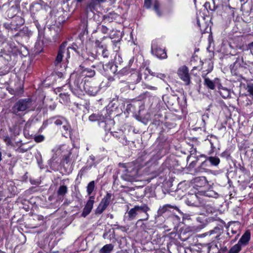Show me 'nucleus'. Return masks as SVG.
<instances>
[{"mask_svg": "<svg viewBox=\"0 0 253 253\" xmlns=\"http://www.w3.org/2000/svg\"><path fill=\"white\" fill-rule=\"evenodd\" d=\"M115 60L116 62H117L118 61L119 63L122 62V58L121 57V55L120 54H116L115 57Z\"/></svg>", "mask_w": 253, "mask_h": 253, "instance_id": "nucleus-53", "label": "nucleus"}, {"mask_svg": "<svg viewBox=\"0 0 253 253\" xmlns=\"http://www.w3.org/2000/svg\"><path fill=\"white\" fill-rule=\"evenodd\" d=\"M151 52L160 59H166L167 57L166 51L161 47L160 42L157 40L152 41L151 44Z\"/></svg>", "mask_w": 253, "mask_h": 253, "instance_id": "nucleus-7", "label": "nucleus"}, {"mask_svg": "<svg viewBox=\"0 0 253 253\" xmlns=\"http://www.w3.org/2000/svg\"><path fill=\"white\" fill-rule=\"evenodd\" d=\"M153 76H156L157 78H160L163 80H164L166 77V75L165 74L159 73H155Z\"/></svg>", "mask_w": 253, "mask_h": 253, "instance_id": "nucleus-51", "label": "nucleus"}, {"mask_svg": "<svg viewBox=\"0 0 253 253\" xmlns=\"http://www.w3.org/2000/svg\"><path fill=\"white\" fill-rule=\"evenodd\" d=\"M98 29L103 34H107L109 30L108 28L104 25H100L98 27Z\"/></svg>", "mask_w": 253, "mask_h": 253, "instance_id": "nucleus-48", "label": "nucleus"}, {"mask_svg": "<svg viewBox=\"0 0 253 253\" xmlns=\"http://www.w3.org/2000/svg\"><path fill=\"white\" fill-rule=\"evenodd\" d=\"M104 70L108 74H115L117 71V66L112 63H108L103 66Z\"/></svg>", "mask_w": 253, "mask_h": 253, "instance_id": "nucleus-22", "label": "nucleus"}, {"mask_svg": "<svg viewBox=\"0 0 253 253\" xmlns=\"http://www.w3.org/2000/svg\"><path fill=\"white\" fill-rule=\"evenodd\" d=\"M44 137L42 135H39L36 136L34 138V140L36 142H38V143L43 141L44 140Z\"/></svg>", "mask_w": 253, "mask_h": 253, "instance_id": "nucleus-49", "label": "nucleus"}, {"mask_svg": "<svg viewBox=\"0 0 253 253\" xmlns=\"http://www.w3.org/2000/svg\"><path fill=\"white\" fill-rule=\"evenodd\" d=\"M114 248V246L112 244H106L100 250L99 253H110Z\"/></svg>", "mask_w": 253, "mask_h": 253, "instance_id": "nucleus-28", "label": "nucleus"}, {"mask_svg": "<svg viewBox=\"0 0 253 253\" xmlns=\"http://www.w3.org/2000/svg\"><path fill=\"white\" fill-rule=\"evenodd\" d=\"M185 204L189 206L199 207L202 205V202L198 196L195 194H188L185 199Z\"/></svg>", "mask_w": 253, "mask_h": 253, "instance_id": "nucleus-11", "label": "nucleus"}, {"mask_svg": "<svg viewBox=\"0 0 253 253\" xmlns=\"http://www.w3.org/2000/svg\"><path fill=\"white\" fill-rule=\"evenodd\" d=\"M196 185L198 187H203L207 184V180L205 177H197L194 179Z\"/></svg>", "mask_w": 253, "mask_h": 253, "instance_id": "nucleus-27", "label": "nucleus"}, {"mask_svg": "<svg viewBox=\"0 0 253 253\" xmlns=\"http://www.w3.org/2000/svg\"><path fill=\"white\" fill-rule=\"evenodd\" d=\"M80 68L81 73L86 77L92 78L95 75V71L94 69L84 67L83 65H80Z\"/></svg>", "mask_w": 253, "mask_h": 253, "instance_id": "nucleus-16", "label": "nucleus"}, {"mask_svg": "<svg viewBox=\"0 0 253 253\" xmlns=\"http://www.w3.org/2000/svg\"><path fill=\"white\" fill-rule=\"evenodd\" d=\"M109 55V52L107 49V46L105 45L104 49L103 50L102 52V57L104 58H108Z\"/></svg>", "mask_w": 253, "mask_h": 253, "instance_id": "nucleus-46", "label": "nucleus"}, {"mask_svg": "<svg viewBox=\"0 0 253 253\" xmlns=\"http://www.w3.org/2000/svg\"><path fill=\"white\" fill-rule=\"evenodd\" d=\"M68 191V189L66 186L62 185L60 186L57 191V194L58 196H64Z\"/></svg>", "mask_w": 253, "mask_h": 253, "instance_id": "nucleus-34", "label": "nucleus"}, {"mask_svg": "<svg viewBox=\"0 0 253 253\" xmlns=\"http://www.w3.org/2000/svg\"><path fill=\"white\" fill-rule=\"evenodd\" d=\"M231 233L232 235H233L234 234H237V232L236 230H232Z\"/></svg>", "mask_w": 253, "mask_h": 253, "instance_id": "nucleus-64", "label": "nucleus"}, {"mask_svg": "<svg viewBox=\"0 0 253 253\" xmlns=\"http://www.w3.org/2000/svg\"><path fill=\"white\" fill-rule=\"evenodd\" d=\"M196 220L201 224L200 225L201 229L205 227L207 224V218L204 215L197 217Z\"/></svg>", "mask_w": 253, "mask_h": 253, "instance_id": "nucleus-30", "label": "nucleus"}, {"mask_svg": "<svg viewBox=\"0 0 253 253\" xmlns=\"http://www.w3.org/2000/svg\"><path fill=\"white\" fill-rule=\"evenodd\" d=\"M203 247L206 249L207 253H221L218 250L217 245L212 243L205 244Z\"/></svg>", "mask_w": 253, "mask_h": 253, "instance_id": "nucleus-21", "label": "nucleus"}, {"mask_svg": "<svg viewBox=\"0 0 253 253\" xmlns=\"http://www.w3.org/2000/svg\"><path fill=\"white\" fill-rule=\"evenodd\" d=\"M8 92L15 96H21L24 92L23 85L20 82H17L14 86H9L7 87Z\"/></svg>", "mask_w": 253, "mask_h": 253, "instance_id": "nucleus-12", "label": "nucleus"}, {"mask_svg": "<svg viewBox=\"0 0 253 253\" xmlns=\"http://www.w3.org/2000/svg\"><path fill=\"white\" fill-rule=\"evenodd\" d=\"M249 46L250 47V48L253 49V42H252L251 43H250L249 44Z\"/></svg>", "mask_w": 253, "mask_h": 253, "instance_id": "nucleus-63", "label": "nucleus"}, {"mask_svg": "<svg viewBox=\"0 0 253 253\" xmlns=\"http://www.w3.org/2000/svg\"><path fill=\"white\" fill-rule=\"evenodd\" d=\"M95 188V182L94 181H90L87 186L86 191L87 194L90 195L93 191Z\"/></svg>", "mask_w": 253, "mask_h": 253, "instance_id": "nucleus-35", "label": "nucleus"}, {"mask_svg": "<svg viewBox=\"0 0 253 253\" xmlns=\"http://www.w3.org/2000/svg\"><path fill=\"white\" fill-rule=\"evenodd\" d=\"M246 89L250 94L253 96V84H248Z\"/></svg>", "mask_w": 253, "mask_h": 253, "instance_id": "nucleus-47", "label": "nucleus"}, {"mask_svg": "<svg viewBox=\"0 0 253 253\" xmlns=\"http://www.w3.org/2000/svg\"><path fill=\"white\" fill-rule=\"evenodd\" d=\"M239 236V234H237L236 235L235 238L233 240H232L231 241V243H234L237 240V239L238 238Z\"/></svg>", "mask_w": 253, "mask_h": 253, "instance_id": "nucleus-58", "label": "nucleus"}, {"mask_svg": "<svg viewBox=\"0 0 253 253\" xmlns=\"http://www.w3.org/2000/svg\"><path fill=\"white\" fill-rule=\"evenodd\" d=\"M223 231V229L219 227H215L213 229L203 234V236H213L212 239L219 240V236Z\"/></svg>", "mask_w": 253, "mask_h": 253, "instance_id": "nucleus-15", "label": "nucleus"}, {"mask_svg": "<svg viewBox=\"0 0 253 253\" xmlns=\"http://www.w3.org/2000/svg\"><path fill=\"white\" fill-rule=\"evenodd\" d=\"M35 25L36 26L37 28H38V31H39V37L40 38H41L43 36V31H42V28L41 27L40 25L39 24V23L38 22V21H35Z\"/></svg>", "mask_w": 253, "mask_h": 253, "instance_id": "nucleus-44", "label": "nucleus"}, {"mask_svg": "<svg viewBox=\"0 0 253 253\" xmlns=\"http://www.w3.org/2000/svg\"><path fill=\"white\" fill-rule=\"evenodd\" d=\"M107 208V207H106V206L100 203L95 210V213L99 214L102 213L106 210Z\"/></svg>", "mask_w": 253, "mask_h": 253, "instance_id": "nucleus-38", "label": "nucleus"}, {"mask_svg": "<svg viewBox=\"0 0 253 253\" xmlns=\"http://www.w3.org/2000/svg\"><path fill=\"white\" fill-rule=\"evenodd\" d=\"M94 197L90 196L89 200L87 201L83 211L82 213V216L84 217H86L91 212L94 203Z\"/></svg>", "mask_w": 253, "mask_h": 253, "instance_id": "nucleus-14", "label": "nucleus"}, {"mask_svg": "<svg viewBox=\"0 0 253 253\" xmlns=\"http://www.w3.org/2000/svg\"><path fill=\"white\" fill-rule=\"evenodd\" d=\"M100 162V160L98 158L91 155L89 156V158L87 161V164L89 166V168H91L92 166H96L99 164Z\"/></svg>", "mask_w": 253, "mask_h": 253, "instance_id": "nucleus-26", "label": "nucleus"}, {"mask_svg": "<svg viewBox=\"0 0 253 253\" xmlns=\"http://www.w3.org/2000/svg\"><path fill=\"white\" fill-rule=\"evenodd\" d=\"M84 89L88 95L95 96L100 91V87L99 84L94 81H85Z\"/></svg>", "mask_w": 253, "mask_h": 253, "instance_id": "nucleus-6", "label": "nucleus"}, {"mask_svg": "<svg viewBox=\"0 0 253 253\" xmlns=\"http://www.w3.org/2000/svg\"><path fill=\"white\" fill-rule=\"evenodd\" d=\"M98 55L93 53L89 52L88 54V57L85 58L86 60L93 61L94 60L97 58Z\"/></svg>", "mask_w": 253, "mask_h": 253, "instance_id": "nucleus-43", "label": "nucleus"}, {"mask_svg": "<svg viewBox=\"0 0 253 253\" xmlns=\"http://www.w3.org/2000/svg\"><path fill=\"white\" fill-rule=\"evenodd\" d=\"M251 238L250 232L248 231H246L240 239L238 243L241 245V246H244L248 244Z\"/></svg>", "mask_w": 253, "mask_h": 253, "instance_id": "nucleus-20", "label": "nucleus"}, {"mask_svg": "<svg viewBox=\"0 0 253 253\" xmlns=\"http://www.w3.org/2000/svg\"><path fill=\"white\" fill-rule=\"evenodd\" d=\"M143 213L145 214L144 217L142 218H140V219H141L142 221H146L149 219V215L148 213V211Z\"/></svg>", "mask_w": 253, "mask_h": 253, "instance_id": "nucleus-54", "label": "nucleus"}, {"mask_svg": "<svg viewBox=\"0 0 253 253\" xmlns=\"http://www.w3.org/2000/svg\"><path fill=\"white\" fill-rule=\"evenodd\" d=\"M218 92L223 98H227L230 95V91L228 88L223 87L220 84V86L218 87Z\"/></svg>", "mask_w": 253, "mask_h": 253, "instance_id": "nucleus-25", "label": "nucleus"}, {"mask_svg": "<svg viewBox=\"0 0 253 253\" xmlns=\"http://www.w3.org/2000/svg\"><path fill=\"white\" fill-rule=\"evenodd\" d=\"M204 84L209 88L213 90L216 86L218 88L219 86H220L221 83L218 78H215L213 80H211L208 78H205Z\"/></svg>", "mask_w": 253, "mask_h": 253, "instance_id": "nucleus-13", "label": "nucleus"}, {"mask_svg": "<svg viewBox=\"0 0 253 253\" xmlns=\"http://www.w3.org/2000/svg\"><path fill=\"white\" fill-rule=\"evenodd\" d=\"M152 0H144V6L147 8H150L151 6Z\"/></svg>", "mask_w": 253, "mask_h": 253, "instance_id": "nucleus-52", "label": "nucleus"}, {"mask_svg": "<svg viewBox=\"0 0 253 253\" xmlns=\"http://www.w3.org/2000/svg\"><path fill=\"white\" fill-rule=\"evenodd\" d=\"M112 196V194L107 193L104 197L102 199L100 203L107 207L110 203Z\"/></svg>", "mask_w": 253, "mask_h": 253, "instance_id": "nucleus-29", "label": "nucleus"}, {"mask_svg": "<svg viewBox=\"0 0 253 253\" xmlns=\"http://www.w3.org/2000/svg\"><path fill=\"white\" fill-rule=\"evenodd\" d=\"M205 195L207 197L216 198L218 197V194L212 189H209L205 192Z\"/></svg>", "mask_w": 253, "mask_h": 253, "instance_id": "nucleus-32", "label": "nucleus"}, {"mask_svg": "<svg viewBox=\"0 0 253 253\" xmlns=\"http://www.w3.org/2000/svg\"><path fill=\"white\" fill-rule=\"evenodd\" d=\"M33 101L30 98L20 99L13 104L11 112L15 115L21 117L32 110Z\"/></svg>", "mask_w": 253, "mask_h": 253, "instance_id": "nucleus-1", "label": "nucleus"}, {"mask_svg": "<svg viewBox=\"0 0 253 253\" xmlns=\"http://www.w3.org/2000/svg\"><path fill=\"white\" fill-rule=\"evenodd\" d=\"M212 5L210 2H206L204 6L207 9H209L211 11H214L219 6L220 3L219 0H212Z\"/></svg>", "mask_w": 253, "mask_h": 253, "instance_id": "nucleus-24", "label": "nucleus"}, {"mask_svg": "<svg viewBox=\"0 0 253 253\" xmlns=\"http://www.w3.org/2000/svg\"><path fill=\"white\" fill-rule=\"evenodd\" d=\"M4 27L8 30H12V28L11 27V25L8 23H4L3 25Z\"/></svg>", "mask_w": 253, "mask_h": 253, "instance_id": "nucleus-55", "label": "nucleus"}, {"mask_svg": "<svg viewBox=\"0 0 253 253\" xmlns=\"http://www.w3.org/2000/svg\"><path fill=\"white\" fill-rule=\"evenodd\" d=\"M173 210H175L179 213H181L180 210L176 206L166 204L162 207H160L158 210L157 214L155 216L156 222H158L160 220L163 213L167 211H172Z\"/></svg>", "mask_w": 253, "mask_h": 253, "instance_id": "nucleus-9", "label": "nucleus"}, {"mask_svg": "<svg viewBox=\"0 0 253 253\" xmlns=\"http://www.w3.org/2000/svg\"><path fill=\"white\" fill-rule=\"evenodd\" d=\"M65 147H66L65 145L61 146H60V147L59 148V149L57 151H60L61 150V149H65Z\"/></svg>", "mask_w": 253, "mask_h": 253, "instance_id": "nucleus-62", "label": "nucleus"}, {"mask_svg": "<svg viewBox=\"0 0 253 253\" xmlns=\"http://www.w3.org/2000/svg\"><path fill=\"white\" fill-rule=\"evenodd\" d=\"M70 154H71L69 152L67 156H65V160H64L66 161V163H67L69 161Z\"/></svg>", "mask_w": 253, "mask_h": 253, "instance_id": "nucleus-57", "label": "nucleus"}, {"mask_svg": "<svg viewBox=\"0 0 253 253\" xmlns=\"http://www.w3.org/2000/svg\"><path fill=\"white\" fill-rule=\"evenodd\" d=\"M150 210L146 204H142L141 205H135L127 212V220L131 221L135 219L136 216L142 212H146Z\"/></svg>", "mask_w": 253, "mask_h": 253, "instance_id": "nucleus-5", "label": "nucleus"}, {"mask_svg": "<svg viewBox=\"0 0 253 253\" xmlns=\"http://www.w3.org/2000/svg\"><path fill=\"white\" fill-rule=\"evenodd\" d=\"M160 6V3L158 0H155L154 2V9L157 13V14L158 16H162V12L160 11L159 9V7Z\"/></svg>", "mask_w": 253, "mask_h": 253, "instance_id": "nucleus-36", "label": "nucleus"}, {"mask_svg": "<svg viewBox=\"0 0 253 253\" xmlns=\"http://www.w3.org/2000/svg\"><path fill=\"white\" fill-rule=\"evenodd\" d=\"M43 1H41V2H33L30 7V10L32 14H35L36 12L42 9L43 7L42 3Z\"/></svg>", "mask_w": 253, "mask_h": 253, "instance_id": "nucleus-19", "label": "nucleus"}, {"mask_svg": "<svg viewBox=\"0 0 253 253\" xmlns=\"http://www.w3.org/2000/svg\"><path fill=\"white\" fill-rule=\"evenodd\" d=\"M95 44L97 47L96 54L98 55H101L102 56V52L103 50L104 49L105 45H102L101 44L100 42L99 41H97L95 42Z\"/></svg>", "mask_w": 253, "mask_h": 253, "instance_id": "nucleus-31", "label": "nucleus"}, {"mask_svg": "<svg viewBox=\"0 0 253 253\" xmlns=\"http://www.w3.org/2000/svg\"><path fill=\"white\" fill-rule=\"evenodd\" d=\"M242 247L239 244L234 245L229 250L230 253H239L241 250Z\"/></svg>", "mask_w": 253, "mask_h": 253, "instance_id": "nucleus-37", "label": "nucleus"}, {"mask_svg": "<svg viewBox=\"0 0 253 253\" xmlns=\"http://www.w3.org/2000/svg\"><path fill=\"white\" fill-rule=\"evenodd\" d=\"M207 140L211 144V150L213 151L219 145V142L218 138L213 135H211L208 136Z\"/></svg>", "mask_w": 253, "mask_h": 253, "instance_id": "nucleus-17", "label": "nucleus"}, {"mask_svg": "<svg viewBox=\"0 0 253 253\" xmlns=\"http://www.w3.org/2000/svg\"><path fill=\"white\" fill-rule=\"evenodd\" d=\"M106 0H90V1L86 5V10L87 11H93L97 5L105 2Z\"/></svg>", "mask_w": 253, "mask_h": 253, "instance_id": "nucleus-18", "label": "nucleus"}, {"mask_svg": "<svg viewBox=\"0 0 253 253\" xmlns=\"http://www.w3.org/2000/svg\"><path fill=\"white\" fill-rule=\"evenodd\" d=\"M177 74L179 78L185 83L186 85L190 84L191 80L189 70L186 66L180 67L177 71Z\"/></svg>", "mask_w": 253, "mask_h": 253, "instance_id": "nucleus-10", "label": "nucleus"}, {"mask_svg": "<svg viewBox=\"0 0 253 253\" xmlns=\"http://www.w3.org/2000/svg\"><path fill=\"white\" fill-rule=\"evenodd\" d=\"M197 23L199 26V27L200 28L202 33H206V32H208L207 31V29L208 28V26H207L206 24H204L202 26L200 24V21H199V20L198 19H197Z\"/></svg>", "mask_w": 253, "mask_h": 253, "instance_id": "nucleus-41", "label": "nucleus"}, {"mask_svg": "<svg viewBox=\"0 0 253 253\" xmlns=\"http://www.w3.org/2000/svg\"><path fill=\"white\" fill-rule=\"evenodd\" d=\"M66 123L65 119L62 117L57 119L54 122V124L57 126H60Z\"/></svg>", "mask_w": 253, "mask_h": 253, "instance_id": "nucleus-45", "label": "nucleus"}, {"mask_svg": "<svg viewBox=\"0 0 253 253\" xmlns=\"http://www.w3.org/2000/svg\"><path fill=\"white\" fill-rule=\"evenodd\" d=\"M30 33L31 32H29L27 28L26 29L23 28L22 30H21L19 32H18L15 35V36H24L25 34H27L28 36H29Z\"/></svg>", "mask_w": 253, "mask_h": 253, "instance_id": "nucleus-39", "label": "nucleus"}, {"mask_svg": "<svg viewBox=\"0 0 253 253\" xmlns=\"http://www.w3.org/2000/svg\"><path fill=\"white\" fill-rule=\"evenodd\" d=\"M146 88L153 90H156L157 89V87L156 86H151L150 85H146Z\"/></svg>", "mask_w": 253, "mask_h": 253, "instance_id": "nucleus-56", "label": "nucleus"}, {"mask_svg": "<svg viewBox=\"0 0 253 253\" xmlns=\"http://www.w3.org/2000/svg\"><path fill=\"white\" fill-rule=\"evenodd\" d=\"M83 172H84V169H82L79 172V173H78V177H80V178H82V176L83 175Z\"/></svg>", "mask_w": 253, "mask_h": 253, "instance_id": "nucleus-59", "label": "nucleus"}, {"mask_svg": "<svg viewBox=\"0 0 253 253\" xmlns=\"http://www.w3.org/2000/svg\"><path fill=\"white\" fill-rule=\"evenodd\" d=\"M226 235H227V237H226V239H229L230 238H231L233 235H232L231 233H230L229 232H227L226 233Z\"/></svg>", "mask_w": 253, "mask_h": 253, "instance_id": "nucleus-60", "label": "nucleus"}, {"mask_svg": "<svg viewBox=\"0 0 253 253\" xmlns=\"http://www.w3.org/2000/svg\"><path fill=\"white\" fill-rule=\"evenodd\" d=\"M143 221H142L141 219H138L136 221V223L135 224L136 227L139 228L140 229H141L142 230H144L146 226Z\"/></svg>", "mask_w": 253, "mask_h": 253, "instance_id": "nucleus-40", "label": "nucleus"}, {"mask_svg": "<svg viewBox=\"0 0 253 253\" xmlns=\"http://www.w3.org/2000/svg\"><path fill=\"white\" fill-rule=\"evenodd\" d=\"M106 111H102L100 113H93L89 117V120L91 122L98 121L100 126L103 127L106 131L111 129V126L114 125V121L108 118L105 113Z\"/></svg>", "mask_w": 253, "mask_h": 253, "instance_id": "nucleus-3", "label": "nucleus"}, {"mask_svg": "<svg viewBox=\"0 0 253 253\" xmlns=\"http://www.w3.org/2000/svg\"><path fill=\"white\" fill-rule=\"evenodd\" d=\"M119 166L123 168L121 177L123 180L132 182L136 178L138 170L134 164L132 163H120Z\"/></svg>", "mask_w": 253, "mask_h": 253, "instance_id": "nucleus-2", "label": "nucleus"}, {"mask_svg": "<svg viewBox=\"0 0 253 253\" xmlns=\"http://www.w3.org/2000/svg\"><path fill=\"white\" fill-rule=\"evenodd\" d=\"M63 127L64 130H68L70 128V126L67 125H64L63 126Z\"/></svg>", "mask_w": 253, "mask_h": 253, "instance_id": "nucleus-61", "label": "nucleus"}, {"mask_svg": "<svg viewBox=\"0 0 253 253\" xmlns=\"http://www.w3.org/2000/svg\"><path fill=\"white\" fill-rule=\"evenodd\" d=\"M70 88L72 91L75 94H78L82 90L80 80H76L73 84H70Z\"/></svg>", "mask_w": 253, "mask_h": 253, "instance_id": "nucleus-23", "label": "nucleus"}, {"mask_svg": "<svg viewBox=\"0 0 253 253\" xmlns=\"http://www.w3.org/2000/svg\"><path fill=\"white\" fill-rule=\"evenodd\" d=\"M0 58L7 61L11 60L10 56L6 52L5 50L3 49H1L0 51Z\"/></svg>", "mask_w": 253, "mask_h": 253, "instance_id": "nucleus-33", "label": "nucleus"}, {"mask_svg": "<svg viewBox=\"0 0 253 253\" xmlns=\"http://www.w3.org/2000/svg\"><path fill=\"white\" fill-rule=\"evenodd\" d=\"M67 42H64L59 46L57 54L54 61V65L57 68L61 67V63L63 61V58L64 54H66L67 59L70 58V49H73L74 50H76V48L74 47H67Z\"/></svg>", "mask_w": 253, "mask_h": 253, "instance_id": "nucleus-4", "label": "nucleus"}, {"mask_svg": "<svg viewBox=\"0 0 253 253\" xmlns=\"http://www.w3.org/2000/svg\"><path fill=\"white\" fill-rule=\"evenodd\" d=\"M206 160L203 162L200 166L196 169V171L199 173H202L206 171L207 169L205 168L207 166L208 162H209L211 166H217L220 163V159L217 157H205Z\"/></svg>", "mask_w": 253, "mask_h": 253, "instance_id": "nucleus-8", "label": "nucleus"}, {"mask_svg": "<svg viewBox=\"0 0 253 253\" xmlns=\"http://www.w3.org/2000/svg\"><path fill=\"white\" fill-rule=\"evenodd\" d=\"M130 72L129 68V67H125V68H124L122 69H121L119 71V73L122 76H125V75H128Z\"/></svg>", "mask_w": 253, "mask_h": 253, "instance_id": "nucleus-42", "label": "nucleus"}, {"mask_svg": "<svg viewBox=\"0 0 253 253\" xmlns=\"http://www.w3.org/2000/svg\"><path fill=\"white\" fill-rule=\"evenodd\" d=\"M4 141L7 145H12L11 138L7 135L4 136Z\"/></svg>", "mask_w": 253, "mask_h": 253, "instance_id": "nucleus-50", "label": "nucleus"}]
</instances>
